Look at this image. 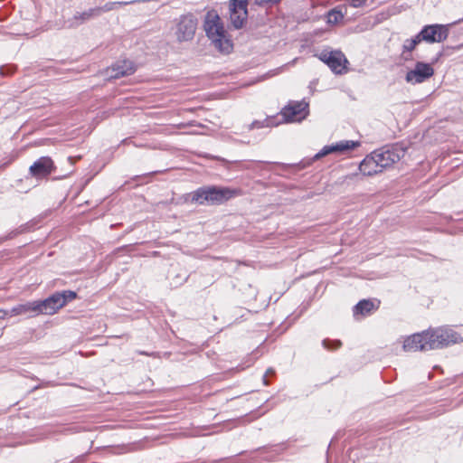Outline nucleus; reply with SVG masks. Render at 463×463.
<instances>
[{
  "label": "nucleus",
  "instance_id": "obj_1",
  "mask_svg": "<svg viewBox=\"0 0 463 463\" xmlns=\"http://www.w3.org/2000/svg\"><path fill=\"white\" fill-rule=\"evenodd\" d=\"M203 29L206 36L219 52L229 53L232 50V43L228 38L223 24L217 13L213 11L207 13Z\"/></svg>",
  "mask_w": 463,
  "mask_h": 463
},
{
  "label": "nucleus",
  "instance_id": "obj_2",
  "mask_svg": "<svg viewBox=\"0 0 463 463\" xmlns=\"http://www.w3.org/2000/svg\"><path fill=\"white\" fill-rule=\"evenodd\" d=\"M236 194V191L231 188L210 185L196 189L189 196L191 202L201 205H219L232 199Z\"/></svg>",
  "mask_w": 463,
  "mask_h": 463
},
{
  "label": "nucleus",
  "instance_id": "obj_3",
  "mask_svg": "<svg viewBox=\"0 0 463 463\" xmlns=\"http://www.w3.org/2000/svg\"><path fill=\"white\" fill-rule=\"evenodd\" d=\"M198 20L194 14L188 13L174 20L172 33L179 43L191 42L195 35Z\"/></svg>",
  "mask_w": 463,
  "mask_h": 463
},
{
  "label": "nucleus",
  "instance_id": "obj_4",
  "mask_svg": "<svg viewBox=\"0 0 463 463\" xmlns=\"http://www.w3.org/2000/svg\"><path fill=\"white\" fill-rule=\"evenodd\" d=\"M430 350L440 349L463 341L462 336L449 327H438L427 331Z\"/></svg>",
  "mask_w": 463,
  "mask_h": 463
},
{
  "label": "nucleus",
  "instance_id": "obj_5",
  "mask_svg": "<svg viewBox=\"0 0 463 463\" xmlns=\"http://www.w3.org/2000/svg\"><path fill=\"white\" fill-rule=\"evenodd\" d=\"M76 292L64 290L56 292L44 300H37L40 314L52 315L65 306L69 301L75 299Z\"/></svg>",
  "mask_w": 463,
  "mask_h": 463
},
{
  "label": "nucleus",
  "instance_id": "obj_6",
  "mask_svg": "<svg viewBox=\"0 0 463 463\" xmlns=\"http://www.w3.org/2000/svg\"><path fill=\"white\" fill-rule=\"evenodd\" d=\"M317 58L326 64L335 74L346 73L349 64L345 55L339 50H323L318 53Z\"/></svg>",
  "mask_w": 463,
  "mask_h": 463
},
{
  "label": "nucleus",
  "instance_id": "obj_7",
  "mask_svg": "<svg viewBox=\"0 0 463 463\" xmlns=\"http://www.w3.org/2000/svg\"><path fill=\"white\" fill-rule=\"evenodd\" d=\"M280 114L286 122H299L308 115V103L304 100L289 101Z\"/></svg>",
  "mask_w": 463,
  "mask_h": 463
},
{
  "label": "nucleus",
  "instance_id": "obj_8",
  "mask_svg": "<svg viewBox=\"0 0 463 463\" xmlns=\"http://www.w3.org/2000/svg\"><path fill=\"white\" fill-rule=\"evenodd\" d=\"M418 33L421 42L435 43L444 42L448 38L449 30L446 25L435 24L423 26Z\"/></svg>",
  "mask_w": 463,
  "mask_h": 463
},
{
  "label": "nucleus",
  "instance_id": "obj_9",
  "mask_svg": "<svg viewBox=\"0 0 463 463\" xmlns=\"http://www.w3.org/2000/svg\"><path fill=\"white\" fill-rule=\"evenodd\" d=\"M248 0H230V20L235 29L243 26L248 17Z\"/></svg>",
  "mask_w": 463,
  "mask_h": 463
},
{
  "label": "nucleus",
  "instance_id": "obj_10",
  "mask_svg": "<svg viewBox=\"0 0 463 463\" xmlns=\"http://www.w3.org/2000/svg\"><path fill=\"white\" fill-rule=\"evenodd\" d=\"M434 74V69L430 63L418 61L414 69L406 73L405 80L411 84L422 83Z\"/></svg>",
  "mask_w": 463,
  "mask_h": 463
},
{
  "label": "nucleus",
  "instance_id": "obj_11",
  "mask_svg": "<svg viewBox=\"0 0 463 463\" xmlns=\"http://www.w3.org/2000/svg\"><path fill=\"white\" fill-rule=\"evenodd\" d=\"M360 145L361 143L359 141L341 140L335 144L325 146L318 153L314 156L313 160H318L332 153L345 154L347 151L360 146Z\"/></svg>",
  "mask_w": 463,
  "mask_h": 463
},
{
  "label": "nucleus",
  "instance_id": "obj_12",
  "mask_svg": "<svg viewBox=\"0 0 463 463\" xmlns=\"http://www.w3.org/2000/svg\"><path fill=\"white\" fill-rule=\"evenodd\" d=\"M55 169L54 163L50 156H42L29 168V173L37 179L50 175Z\"/></svg>",
  "mask_w": 463,
  "mask_h": 463
},
{
  "label": "nucleus",
  "instance_id": "obj_13",
  "mask_svg": "<svg viewBox=\"0 0 463 463\" xmlns=\"http://www.w3.org/2000/svg\"><path fill=\"white\" fill-rule=\"evenodd\" d=\"M381 172L391 167L401 159V152L396 149H378L373 152Z\"/></svg>",
  "mask_w": 463,
  "mask_h": 463
},
{
  "label": "nucleus",
  "instance_id": "obj_14",
  "mask_svg": "<svg viewBox=\"0 0 463 463\" xmlns=\"http://www.w3.org/2000/svg\"><path fill=\"white\" fill-rule=\"evenodd\" d=\"M403 350L406 352L428 351L430 350L427 331L413 334L407 337L403 342Z\"/></svg>",
  "mask_w": 463,
  "mask_h": 463
},
{
  "label": "nucleus",
  "instance_id": "obj_15",
  "mask_svg": "<svg viewBox=\"0 0 463 463\" xmlns=\"http://www.w3.org/2000/svg\"><path fill=\"white\" fill-rule=\"evenodd\" d=\"M0 313H4L5 315H7L9 317H15V316H27V317H33L35 315L40 314L39 312V306L37 301H32V302H26L24 304H19L14 307H13L11 309H8V311H0Z\"/></svg>",
  "mask_w": 463,
  "mask_h": 463
},
{
  "label": "nucleus",
  "instance_id": "obj_16",
  "mask_svg": "<svg viewBox=\"0 0 463 463\" xmlns=\"http://www.w3.org/2000/svg\"><path fill=\"white\" fill-rule=\"evenodd\" d=\"M99 17L98 10L96 7L90 8L84 12H77L74 15L65 22V26L68 28H75L80 24Z\"/></svg>",
  "mask_w": 463,
  "mask_h": 463
},
{
  "label": "nucleus",
  "instance_id": "obj_17",
  "mask_svg": "<svg viewBox=\"0 0 463 463\" xmlns=\"http://www.w3.org/2000/svg\"><path fill=\"white\" fill-rule=\"evenodd\" d=\"M135 66L130 61H118L108 70L109 79H118L135 72Z\"/></svg>",
  "mask_w": 463,
  "mask_h": 463
},
{
  "label": "nucleus",
  "instance_id": "obj_18",
  "mask_svg": "<svg viewBox=\"0 0 463 463\" xmlns=\"http://www.w3.org/2000/svg\"><path fill=\"white\" fill-rule=\"evenodd\" d=\"M359 170L364 175L372 176L382 173L373 152L367 155L359 165Z\"/></svg>",
  "mask_w": 463,
  "mask_h": 463
},
{
  "label": "nucleus",
  "instance_id": "obj_19",
  "mask_svg": "<svg viewBox=\"0 0 463 463\" xmlns=\"http://www.w3.org/2000/svg\"><path fill=\"white\" fill-rule=\"evenodd\" d=\"M377 307L374 303L370 299H363L360 300L353 309L354 317L361 315L362 317H365L370 315Z\"/></svg>",
  "mask_w": 463,
  "mask_h": 463
},
{
  "label": "nucleus",
  "instance_id": "obj_20",
  "mask_svg": "<svg viewBox=\"0 0 463 463\" xmlns=\"http://www.w3.org/2000/svg\"><path fill=\"white\" fill-rule=\"evenodd\" d=\"M421 43V40L419 36V33H417L414 37L406 39L402 43V55L404 57L405 60L408 59L406 56V53L411 52L416 46Z\"/></svg>",
  "mask_w": 463,
  "mask_h": 463
},
{
  "label": "nucleus",
  "instance_id": "obj_21",
  "mask_svg": "<svg viewBox=\"0 0 463 463\" xmlns=\"http://www.w3.org/2000/svg\"><path fill=\"white\" fill-rule=\"evenodd\" d=\"M127 4H128L127 2H109V3H106L102 6L96 7V9L98 10L99 16H100L101 14L113 10L116 5H127Z\"/></svg>",
  "mask_w": 463,
  "mask_h": 463
},
{
  "label": "nucleus",
  "instance_id": "obj_22",
  "mask_svg": "<svg viewBox=\"0 0 463 463\" xmlns=\"http://www.w3.org/2000/svg\"><path fill=\"white\" fill-rule=\"evenodd\" d=\"M322 345L325 349L334 350L339 348L342 345V343L340 340L324 339L322 341Z\"/></svg>",
  "mask_w": 463,
  "mask_h": 463
},
{
  "label": "nucleus",
  "instance_id": "obj_23",
  "mask_svg": "<svg viewBox=\"0 0 463 463\" xmlns=\"http://www.w3.org/2000/svg\"><path fill=\"white\" fill-rule=\"evenodd\" d=\"M343 18H344L343 14L340 11H336V10H331L327 15V20H328V23H330V24H336V23L340 22L341 20H343Z\"/></svg>",
  "mask_w": 463,
  "mask_h": 463
},
{
  "label": "nucleus",
  "instance_id": "obj_24",
  "mask_svg": "<svg viewBox=\"0 0 463 463\" xmlns=\"http://www.w3.org/2000/svg\"><path fill=\"white\" fill-rule=\"evenodd\" d=\"M270 121H271L270 119H265L263 121L255 120L250 124V128L252 129V128H265V127H269Z\"/></svg>",
  "mask_w": 463,
  "mask_h": 463
},
{
  "label": "nucleus",
  "instance_id": "obj_25",
  "mask_svg": "<svg viewBox=\"0 0 463 463\" xmlns=\"http://www.w3.org/2000/svg\"><path fill=\"white\" fill-rule=\"evenodd\" d=\"M366 1L367 0H351L350 5L354 8L361 7L365 5Z\"/></svg>",
  "mask_w": 463,
  "mask_h": 463
},
{
  "label": "nucleus",
  "instance_id": "obj_26",
  "mask_svg": "<svg viewBox=\"0 0 463 463\" xmlns=\"http://www.w3.org/2000/svg\"><path fill=\"white\" fill-rule=\"evenodd\" d=\"M273 373H274V370L273 369L269 368V369L267 370L266 373L263 376L264 384H266V385L268 384V382L266 380L267 375L273 374Z\"/></svg>",
  "mask_w": 463,
  "mask_h": 463
},
{
  "label": "nucleus",
  "instance_id": "obj_27",
  "mask_svg": "<svg viewBox=\"0 0 463 463\" xmlns=\"http://www.w3.org/2000/svg\"><path fill=\"white\" fill-rule=\"evenodd\" d=\"M281 0H266L267 3H271V4H278L279 3Z\"/></svg>",
  "mask_w": 463,
  "mask_h": 463
},
{
  "label": "nucleus",
  "instance_id": "obj_28",
  "mask_svg": "<svg viewBox=\"0 0 463 463\" xmlns=\"http://www.w3.org/2000/svg\"><path fill=\"white\" fill-rule=\"evenodd\" d=\"M138 354H143V355H147V356H151L152 355V354H148V353L144 352V351H140V352H138Z\"/></svg>",
  "mask_w": 463,
  "mask_h": 463
},
{
  "label": "nucleus",
  "instance_id": "obj_29",
  "mask_svg": "<svg viewBox=\"0 0 463 463\" xmlns=\"http://www.w3.org/2000/svg\"><path fill=\"white\" fill-rule=\"evenodd\" d=\"M0 311H3V310L0 309ZM5 317H10L9 316L5 315L4 313H0V318H5Z\"/></svg>",
  "mask_w": 463,
  "mask_h": 463
}]
</instances>
